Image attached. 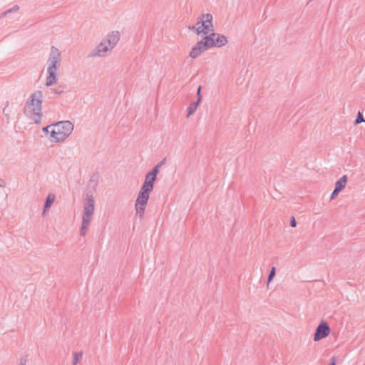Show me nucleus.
Wrapping results in <instances>:
<instances>
[{
  "mask_svg": "<svg viewBox=\"0 0 365 365\" xmlns=\"http://www.w3.org/2000/svg\"><path fill=\"white\" fill-rule=\"evenodd\" d=\"M43 92L36 91L29 96L24 107L25 115L36 124H39L43 117Z\"/></svg>",
  "mask_w": 365,
  "mask_h": 365,
  "instance_id": "f257e3e1",
  "label": "nucleus"
},
{
  "mask_svg": "<svg viewBox=\"0 0 365 365\" xmlns=\"http://www.w3.org/2000/svg\"><path fill=\"white\" fill-rule=\"evenodd\" d=\"M61 52L54 46L50 49L48 58L47 59V73L46 78V86L49 87L54 85L57 81V72L61 67Z\"/></svg>",
  "mask_w": 365,
  "mask_h": 365,
  "instance_id": "f03ea898",
  "label": "nucleus"
},
{
  "mask_svg": "<svg viewBox=\"0 0 365 365\" xmlns=\"http://www.w3.org/2000/svg\"><path fill=\"white\" fill-rule=\"evenodd\" d=\"M120 40V33L117 31L110 32L92 51L91 57H105L112 51Z\"/></svg>",
  "mask_w": 365,
  "mask_h": 365,
  "instance_id": "7ed1b4c3",
  "label": "nucleus"
},
{
  "mask_svg": "<svg viewBox=\"0 0 365 365\" xmlns=\"http://www.w3.org/2000/svg\"><path fill=\"white\" fill-rule=\"evenodd\" d=\"M73 125L71 121H59L53 124V128L51 130V142H63L72 133Z\"/></svg>",
  "mask_w": 365,
  "mask_h": 365,
  "instance_id": "20e7f679",
  "label": "nucleus"
},
{
  "mask_svg": "<svg viewBox=\"0 0 365 365\" xmlns=\"http://www.w3.org/2000/svg\"><path fill=\"white\" fill-rule=\"evenodd\" d=\"M95 210V200L93 195H87L83 202V210L82 216V223L80 230V235L85 236L87 230L92 220Z\"/></svg>",
  "mask_w": 365,
  "mask_h": 365,
  "instance_id": "39448f33",
  "label": "nucleus"
},
{
  "mask_svg": "<svg viewBox=\"0 0 365 365\" xmlns=\"http://www.w3.org/2000/svg\"><path fill=\"white\" fill-rule=\"evenodd\" d=\"M212 19L213 17L211 14H202L200 21H198L195 25L189 26L188 29L197 35L207 36L211 31H214Z\"/></svg>",
  "mask_w": 365,
  "mask_h": 365,
  "instance_id": "423d86ee",
  "label": "nucleus"
},
{
  "mask_svg": "<svg viewBox=\"0 0 365 365\" xmlns=\"http://www.w3.org/2000/svg\"><path fill=\"white\" fill-rule=\"evenodd\" d=\"M150 192L140 189L135 203L136 215L142 219L145 214V207L150 197Z\"/></svg>",
  "mask_w": 365,
  "mask_h": 365,
  "instance_id": "0eeeda50",
  "label": "nucleus"
},
{
  "mask_svg": "<svg viewBox=\"0 0 365 365\" xmlns=\"http://www.w3.org/2000/svg\"><path fill=\"white\" fill-rule=\"evenodd\" d=\"M205 40L207 42L210 48L213 46L222 47L228 42L225 36L216 34L214 31H211L209 35L205 36Z\"/></svg>",
  "mask_w": 365,
  "mask_h": 365,
  "instance_id": "6e6552de",
  "label": "nucleus"
},
{
  "mask_svg": "<svg viewBox=\"0 0 365 365\" xmlns=\"http://www.w3.org/2000/svg\"><path fill=\"white\" fill-rule=\"evenodd\" d=\"M330 333V327L325 321H321V323L317 327L314 340L318 341L325 337H327Z\"/></svg>",
  "mask_w": 365,
  "mask_h": 365,
  "instance_id": "1a4fd4ad",
  "label": "nucleus"
},
{
  "mask_svg": "<svg viewBox=\"0 0 365 365\" xmlns=\"http://www.w3.org/2000/svg\"><path fill=\"white\" fill-rule=\"evenodd\" d=\"M210 48L209 45L205 37L200 41H198L191 49L190 52V56L192 58H197L202 53Z\"/></svg>",
  "mask_w": 365,
  "mask_h": 365,
  "instance_id": "9d476101",
  "label": "nucleus"
},
{
  "mask_svg": "<svg viewBox=\"0 0 365 365\" xmlns=\"http://www.w3.org/2000/svg\"><path fill=\"white\" fill-rule=\"evenodd\" d=\"M16 113V109L14 106L10 105L9 101H7L5 103L4 108H3V114L6 120L9 122L10 120L14 119Z\"/></svg>",
  "mask_w": 365,
  "mask_h": 365,
  "instance_id": "9b49d317",
  "label": "nucleus"
},
{
  "mask_svg": "<svg viewBox=\"0 0 365 365\" xmlns=\"http://www.w3.org/2000/svg\"><path fill=\"white\" fill-rule=\"evenodd\" d=\"M155 180H156V178L148 173L145 175V182L143 184L140 189L148 191V192H152V190H153L154 182L155 181Z\"/></svg>",
  "mask_w": 365,
  "mask_h": 365,
  "instance_id": "f8f14e48",
  "label": "nucleus"
},
{
  "mask_svg": "<svg viewBox=\"0 0 365 365\" xmlns=\"http://www.w3.org/2000/svg\"><path fill=\"white\" fill-rule=\"evenodd\" d=\"M56 196L53 193H49L44 202L43 215H45L46 212L51 207V205L54 202Z\"/></svg>",
  "mask_w": 365,
  "mask_h": 365,
  "instance_id": "ddd939ff",
  "label": "nucleus"
},
{
  "mask_svg": "<svg viewBox=\"0 0 365 365\" xmlns=\"http://www.w3.org/2000/svg\"><path fill=\"white\" fill-rule=\"evenodd\" d=\"M347 176L343 175L339 180H337L335 183V190L341 191L342 190L346 185Z\"/></svg>",
  "mask_w": 365,
  "mask_h": 365,
  "instance_id": "4468645a",
  "label": "nucleus"
},
{
  "mask_svg": "<svg viewBox=\"0 0 365 365\" xmlns=\"http://www.w3.org/2000/svg\"><path fill=\"white\" fill-rule=\"evenodd\" d=\"M200 103L198 101L192 103L190 104V106L187 108V117L189 118L191 115H192L197 110L199 104Z\"/></svg>",
  "mask_w": 365,
  "mask_h": 365,
  "instance_id": "2eb2a0df",
  "label": "nucleus"
},
{
  "mask_svg": "<svg viewBox=\"0 0 365 365\" xmlns=\"http://www.w3.org/2000/svg\"><path fill=\"white\" fill-rule=\"evenodd\" d=\"M73 365H77V364L81 360L83 356V353L81 351L79 352H73Z\"/></svg>",
  "mask_w": 365,
  "mask_h": 365,
  "instance_id": "dca6fc26",
  "label": "nucleus"
},
{
  "mask_svg": "<svg viewBox=\"0 0 365 365\" xmlns=\"http://www.w3.org/2000/svg\"><path fill=\"white\" fill-rule=\"evenodd\" d=\"M276 274V268L273 267L269 274L267 282L268 284L273 279Z\"/></svg>",
  "mask_w": 365,
  "mask_h": 365,
  "instance_id": "f3484780",
  "label": "nucleus"
},
{
  "mask_svg": "<svg viewBox=\"0 0 365 365\" xmlns=\"http://www.w3.org/2000/svg\"><path fill=\"white\" fill-rule=\"evenodd\" d=\"M65 86H58L55 88H53V92L56 94H62L64 92Z\"/></svg>",
  "mask_w": 365,
  "mask_h": 365,
  "instance_id": "a211bd4d",
  "label": "nucleus"
},
{
  "mask_svg": "<svg viewBox=\"0 0 365 365\" xmlns=\"http://www.w3.org/2000/svg\"><path fill=\"white\" fill-rule=\"evenodd\" d=\"M362 122H365V120H364V118L363 117V115L360 112H359L358 115H357V117H356V119L355 120L354 123H355V125H357V124H359L360 123H362Z\"/></svg>",
  "mask_w": 365,
  "mask_h": 365,
  "instance_id": "6ab92c4d",
  "label": "nucleus"
},
{
  "mask_svg": "<svg viewBox=\"0 0 365 365\" xmlns=\"http://www.w3.org/2000/svg\"><path fill=\"white\" fill-rule=\"evenodd\" d=\"M159 168H160V165H156L153 168V170L150 172H149V173L153 175L154 177L157 178V175L159 173Z\"/></svg>",
  "mask_w": 365,
  "mask_h": 365,
  "instance_id": "aec40b11",
  "label": "nucleus"
},
{
  "mask_svg": "<svg viewBox=\"0 0 365 365\" xmlns=\"http://www.w3.org/2000/svg\"><path fill=\"white\" fill-rule=\"evenodd\" d=\"M28 362V356H21L19 359V365H26Z\"/></svg>",
  "mask_w": 365,
  "mask_h": 365,
  "instance_id": "412c9836",
  "label": "nucleus"
},
{
  "mask_svg": "<svg viewBox=\"0 0 365 365\" xmlns=\"http://www.w3.org/2000/svg\"><path fill=\"white\" fill-rule=\"evenodd\" d=\"M201 89H202V86H200L197 88V101L198 102H201L202 101V96H201Z\"/></svg>",
  "mask_w": 365,
  "mask_h": 365,
  "instance_id": "4be33fe9",
  "label": "nucleus"
},
{
  "mask_svg": "<svg viewBox=\"0 0 365 365\" xmlns=\"http://www.w3.org/2000/svg\"><path fill=\"white\" fill-rule=\"evenodd\" d=\"M53 128V124L46 126L43 128V130L51 134V130Z\"/></svg>",
  "mask_w": 365,
  "mask_h": 365,
  "instance_id": "5701e85b",
  "label": "nucleus"
},
{
  "mask_svg": "<svg viewBox=\"0 0 365 365\" xmlns=\"http://www.w3.org/2000/svg\"><path fill=\"white\" fill-rule=\"evenodd\" d=\"M19 9V6L18 5H15L14 7H12L11 9H9L7 11V12L9 14L10 13H12V12H14V11H17Z\"/></svg>",
  "mask_w": 365,
  "mask_h": 365,
  "instance_id": "b1692460",
  "label": "nucleus"
},
{
  "mask_svg": "<svg viewBox=\"0 0 365 365\" xmlns=\"http://www.w3.org/2000/svg\"><path fill=\"white\" fill-rule=\"evenodd\" d=\"M340 191L339 190H334V191L332 192L331 195V199H334L339 194Z\"/></svg>",
  "mask_w": 365,
  "mask_h": 365,
  "instance_id": "393cba45",
  "label": "nucleus"
},
{
  "mask_svg": "<svg viewBox=\"0 0 365 365\" xmlns=\"http://www.w3.org/2000/svg\"><path fill=\"white\" fill-rule=\"evenodd\" d=\"M290 225L292 227H295L297 226V222H296L295 218L294 217H292L291 219Z\"/></svg>",
  "mask_w": 365,
  "mask_h": 365,
  "instance_id": "a878e982",
  "label": "nucleus"
},
{
  "mask_svg": "<svg viewBox=\"0 0 365 365\" xmlns=\"http://www.w3.org/2000/svg\"><path fill=\"white\" fill-rule=\"evenodd\" d=\"M336 357L333 356L331 358V363L329 365H336Z\"/></svg>",
  "mask_w": 365,
  "mask_h": 365,
  "instance_id": "bb28decb",
  "label": "nucleus"
},
{
  "mask_svg": "<svg viewBox=\"0 0 365 365\" xmlns=\"http://www.w3.org/2000/svg\"><path fill=\"white\" fill-rule=\"evenodd\" d=\"M9 13L7 12V11L3 12L1 15H0V18L1 17H4L6 16Z\"/></svg>",
  "mask_w": 365,
  "mask_h": 365,
  "instance_id": "cd10ccee",
  "label": "nucleus"
},
{
  "mask_svg": "<svg viewBox=\"0 0 365 365\" xmlns=\"http://www.w3.org/2000/svg\"><path fill=\"white\" fill-rule=\"evenodd\" d=\"M165 159L163 160L158 165H160V168L165 163Z\"/></svg>",
  "mask_w": 365,
  "mask_h": 365,
  "instance_id": "c85d7f7f",
  "label": "nucleus"
}]
</instances>
